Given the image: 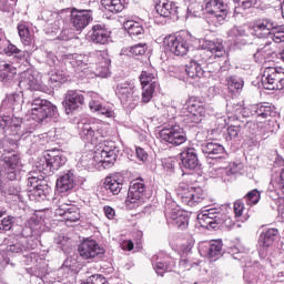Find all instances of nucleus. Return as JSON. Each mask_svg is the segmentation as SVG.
<instances>
[{"label": "nucleus", "instance_id": "obj_1", "mask_svg": "<svg viewBox=\"0 0 284 284\" xmlns=\"http://www.w3.org/2000/svg\"><path fill=\"white\" fill-rule=\"evenodd\" d=\"M65 163H68V158L59 150L48 151L44 156L37 161L36 165L39 171H31L28 174V196L31 201H36L37 203L45 201L50 193V186H48V182H45L41 172L50 176L58 170H61Z\"/></svg>", "mask_w": 284, "mask_h": 284}, {"label": "nucleus", "instance_id": "obj_2", "mask_svg": "<svg viewBox=\"0 0 284 284\" xmlns=\"http://www.w3.org/2000/svg\"><path fill=\"white\" fill-rule=\"evenodd\" d=\"M78 130L82 141L91 143L92 145H98L99 149L97 152V159L99 163H102L104 168H112L119 159V146L114 141H102L99 142V139H105L108 136V129L105 123L94 120H88L85 122H80L78 124Z\"/></svg>", "mask_w": 284, "mask_h": 284}, {"label": "nucleus", "instance_id": "obj_3", "mask_svg": "<svg viewBox=\"0 0 284 284\" xmlns=\"http://www.w3.org/2000/svg\"><path fill=\"white\" fill-rule=\"evenodd\" d=\"M197 220L201 224L204 223V225L213 230H216V227H227L230 230L234 225L232 217L227 216L220 207L204 210L202 213L197 214Z\"/></svg>", "mask_w": 284, "mask_h": 284}, {"label": "nucleus", "instance_id": "obj_4", "mask_svg": "<svg viewBox=\"0 0 284 284\" xmlns=\"http://www.w3.org/2000/svg\"><path fill=\"white\" fill-rule=\"evenodd\" d=\"M204 19L209 26H223L227 19V4L223 0H205Z\"/></svg>", "mask_w": 284, "mask_h": 284}, {"label": "nucleus", "instance_id": "obj_5", "mask_svg": "<svg viewBox=\"0 0 284 284\" xmlns=\"http://www.w3.org/2000/svg\"><path fill=\"white\" fill-rule=\"evenodd\" d=\"M30 114L33 121L42 123L45 119L57 116V106L50 101L41 98H34L31 102Z\"/></svg>", "mask_w": 284, "mask_h": 284}, {"label": "nucleus", "instance_id": "obj_6", "mask_svg": "<svg viewBox=\"0 0 284 284\" xmlns=\"http://www.w3.org/2000/svg\"><path fill=\"white\" fill-rule=\"evenodd\" d=\"M262 85L264 90H283L284 72L274 67L265 68L262 74Z\"/></svg>", "mask_w": 284, "mask_h": 284}, {"label": "nucleus", "instance_id": "obj_7", "mask_svg": "<svg viewBox=\"0 0 284 284\" xmlns=\"http://www.w3.org/2000/svg\"><path fill=\"white\" fill-rule=\"evenodd\" d=\"M162 143H169L170 145H183L187 141L185 131L180 125H173L164 128L159 133Z\"/></svg>", "mask_w": 284, "mask_h": 284}, {"label": "nucleus", "instance_id": "obj_8", "mask_svg": "<svg viewBox=\"0 0 284 284\" xmlns=\"http://www.w3.org/2000/svg\"><path fill=\"white\" fill-rule=\"evenodd\" d=\"M182 113L190 123H201L205 116V106L196 99H190L182 109Z\"/></svg>", "mask_w": 284, "mask_h": 284}, {"label": "nucleus", "instance_id": "obj_9", "mask_svg": "<svg viewBox=\"0 0 284 284\" xmlns=\"http://www.w3.org/2000/svg\"><path fill=\"white\" fill-rule=\"evenodd\" d=\"M78 252L81 258L90 261L92 258H101L105 254V248L100 247L97 241L87 239L79 245Z\"/></svg>", "mask_w": 284, "mask_h": 284}, {"label": "nucleus", "instance_id": "obj_10", "mask_svg": "<svg viewBox=\"0 0 284 284\" xmlns=\"http://www.w3.org/2000/svg\"><path fill=\"white\" fill-rule=\"evenodd\" d=\"M164 43L168 50H170L172 54H175V57H185L190 51L187 40L181 36H169L165 38Z\"/></svg>", "mask_w": 284, "mask_h": 284}, {"label": "nucleus", "instance_id": "obj_11", "mask_svg": "<svg viewBox=\"0 0 284 284\" xmlns=\"http://www.w3.org/2000/svg\"><path fill=\"white\" fill-rule=\"evenodd\" d=\"M115 94L122 105H130L133 101L139 100V93L134 90V84L130 82H121L115 88Z\"/></svg>", "mask_w": 284, "mask_h": 284}, {"label": "nucleus", "instance_id": "obj_12", "mask_svg": "<svg viewBox=\"0 0 284 284\" xmlns=\"http://www.w3.org/2000/svg\"><path fill=\"white\" fill-rule=\"evenodd\" d=\"M4 168L0 170L2 176H7L9 181L17 179V170L21 168V158L17 153H11L3 158Z\"/></svg>", "mask_w": 284, "mask_h": 284}, {"label": "nucleus", "instance_id": "obj_13", "mask_svg": "<svg viewBox=\"0 0 284 284\" xmlns=\"http://www.w3.org/2000/svg\"><path fill=\"white\" fill-rule=\"evenodd\" d=\"M85 103V97L81 93V91L69 90L65 93L62 105L67 112V114H72L74 110H79Z\"/></svg>", "mask_w": 284, "mask_h": 284}, {"label": "nucleus", "instance_id": "obj_14", "mask_svg": "<svg viewBox=\"0 0 284 284\" xmlns=\"http://www.w3.org/2000/svg\"><path fill=\"white\" fill-rule=\"evenodd\" d=\"M180 199L184 205H189V207H196L199 203H203V199H205V194L203 193V189L187 186L181 194Z\"/></svg>", "mask_w": 284, "mask_h": 284}, {"label": "nucleus", "instance_id": "obj_15", "mask_svg": "<svg viewBox=\"0 0 284 284\" xmlns=\"http://www.w3.org/2000/svg\"><path fill=\"white\" fill-rule=\"evenodd\" d=\"M90 21H92V16L89 11L77 9L71 10L70 23L73 30H77L78 32L85 30V28L90 26Z\"/></svg>", "mask_w": 284, "mask_h": 284}, {"label": "nucleus", "instance_id": "obj_16", "mask_svg": "<svg viewBox=\"0 0 284 284\" xmlns=\"http://www.w3.org/2000/svg\"><path fill=\"white\" fill-rule=\"evenodd\" d=\"M180 159L182 168L190 172H194L200 165L199 153L196 152V149L192 146H185L180 153Z\"/></svg>", "mask_w": 284, "mask_h": 284}, {"label": "nucleus", "instance_id": "obj_17", "mask_svg": "<svg viewBox=\"0 0 284 284\" xmlns=\"http://www.w3.org/2000/svg\"><path fill=\"white\" fill-rule=\"evenodd\" d=\"M145 183L143 182V179H136L131 182V185L129 187L128 197H126V205H130V203H136L138 201H141L143 196H145Z\"/></svg>", "mask_w": 284, "mask_h": 284}, {"label": "nucleus", "instance_id": "obj_18", "mask_svg": "<svg viewBox=\"0 0 284 284\" xmlns=\"http://www.w3.org/2000/svg\"><path fill=\"white\" fill-rule=\"evenodd\" d=\"M95 59H98L97 74L102 79L110 77V65L112 60H110V55L108 51H97L94 53Z\"/></svg>", "mask_w": 284, "mask_h": 284}, {"label": "nucleus", "instance_id": "obj_19", "mask_svg": "<svg viewBox=\"0 0 284 284\" xmlns=\"http://www.w3.org/2000/svg\"><path fill=\"white\" fill-rule=\"evenodd\" d=\"M14 77H17V68L9 63L0 65V81L4 88H14V85H17Z\"/></svg>", "mask_w": 284, "mask_h": 284}, {"label": "nucleus", "instance_id": "obj_20", "mask_svg": "<svg viewBox=\"0 0 284 284\" xmlns=\"http://www.w3.org/2000/svg\"><path fill=\"white\" fill-rule=\"evenodd\" d=\"M201 150L209 159H223L225 156V146L214 141L204 142Z\"/></svg>", "mask_w": 284, "mask_h": 284}, {"label": "nucleus", "instance_id": "obj_21", "mask_svg": "<svg viewBox=\"0 0 284 284\" xmlns=\"http://www.w3.org/2000/svg\"><path fill=\"white\" fill-rule=\"evenodd\" d=\"M172 258L163 253H159L153 255L152 265L153 270H155L158 276H163L165 272H170V263Z\"/></svg>", "mask_w": 284, "mask_h": 284}, {"label": "nucleus", "instance_id": "obj_22", "mask_svg": "<svg viewBox=\"0 0 284 284\" xmlns=\"http://www.w3.org/2000/svg\"><path fill=\"white\" fill-rule=\"evenodd\" d=\"M258 136L262 141H267L270 136H274L278 132V122L276 120H268L265 122L257 123Z\"/></svg>", "mask_w": 284, "mask_h": 284}, {"label": "nucleus", "instance_id": "obj_23", "mask_svg": "<svg viewBox=\"0 0 284 284\" xmlns=\"http://www.w3.org/2000/svg\"><path fill=\"white\" fill-rule=\"evenodd\" d=\"M276 236H278L277 229H267L261 233L258 237V247L262 254L263 252H265V250H267V247H272L274 245V242L276 241Z\"/></svg>", "mask_w": 284, "mask_h": 284}, {"label": "nucleus", "instance_id": "obj_24", "mask_svg": "<svg viewBox=\"0 0 284 284\" xmlns=\"http://www.w3.org/2000/svg\"><path fill=\"white\" fill-rule=\"evenodd\" d=\"M19 87L21 90H43L39 80H37L30 71H24L20 74Z\"/></svg>", "mask_w": 284, "mask_h": 284}, {"label": "nucleus", "instance_id": "obj_25", "mask_svg": "<svg viewBox=\"0 0 284 284\" xmlns=\"http://www.w3.org/2000/svg\"><path fill=\"white\" fill-rule=\"evenodd\" d=\"M89 37L93 43L105 45V43L110 41V31L101 27V24H95L92 27L91 31L89 32Z\"/></svg>", "mask_w": 284, "mask_h": 284}, {"label": "nucleus", "instance_id": "obj_26", "mask_svg": "<svg viewBox=\"0 0 284 284\" xmlns=\"http://www.w3.org/2000/svg\"><path fill=\"white\" fill-rule=\"evenodd\" d=\"M23 105V93L14 92L7 94L6 99L2 101L1 110H21Z\"/></svg>", "mask_w": 284, "mask_h": 284}, {"label": "nucleus", "instance_id": "obj_27", "mask_svg": "<svg viewBox=\"0 0 284 284\" xmlns=\"http://www.w3.org/2000/svg\"><path fill=\"white\" fill-rule=\"evenodd\" d=\"M74 185H77V178L72 171H68L57 180L59 192H70L71 190H74Z\"/></svg>", "mask_w": 284, "mask_h": 284}, {"label": "nucleus", "instance_id": "obj_28", "mask_svg": "<svg viewBox=\"0 0 284 284\" xmlns=\"http://www.w3.org/2000/svg\"><path fill=\"white\" fill-rule=\"evenodd\" d=\"M165 216L173 221L174 225L180 227L181 230H185L190 223V217L187 214H184L181 210H170L165 209Z\"/></svg>", "mask_w": 284, "mask_h": 284}, {"label": "nucleus", "instance_id": "obj_29", "mask_svg": "<svg viewBox=\"0 0 284 284\" xmlns=\"http://www.w3.org/2000/svg\"><path fill=\"white\" fill-rule=\"evenodd\" d=\"M200 252L203 253V256H207V258H217L223 252V242L213 240L204 246H201Z\"/></svg>", "mask_w": 284, "mask_h": 284}, {"label": "nucleus", "instance_id": "obj_30", "mask_svg": "<svg viewBox=\"0 0 284 284\" xmlns=\"http://www.w3.org/2000/svg\"><path fill=\"white\" fill-rule=\"evenodd\" d=\"M229 37L240 45H247V38L250 37V32L245 27L235 26L229 31Z\"/></svg>", "mask_w": 284, "mask_h": 284}, {"label": "nucleus", "instance_id": "obj_31", "mask_svg": "<svg viewBox=\"0 0 284 284\" xmlns=\"http://www.w3.org/2000/svg\"><path fill=\"white\" fill-rule=\"evenodd\" d=\"M155 10L160 17H172L176 14L179 7L170 0H160L155 6Z\"/></svg>", "mask_w": 284, "mask_h": 284}, {"label": "nucleus", "instance_id": "obj_32", "mask_svg": "<svg viewBox=\"0 0 284 284\" xmlns=\"http://www.w3.org/2000/svg\"><path fill=\"white\" fill-rule=\"evenodd\" d=\"M202 49L206 50V52H211V54L215 58H221L225 54V48L223 47V43L212 40H204L202 43Z\"/></svg>", "mask_w": 284, "mask_h": 284}, {"label": "nucleus", "instance_id": "obj_33", "mask_svg": "<svg viewBox=\"0 0 284 284\" xmlns=\"http://www.w3.org/2000/svg\"><path fill=\"white\" fill-rule=\"evenodd\" d=\"M18 34L23 43V45H31L32 40L34 39V32L30 30V27L26 22L18 23Z\"/></svg>", "mask_w": 284, "mask_h": 284}, {"label": "nucleus", "instance_id": "obj_34", "mask_svg": "<svg viewBox=\"0 0 284 284\" xmlns=\"http://www.w3.org/2000/svg\"><path fill=\"white\" fill-rule=\"evenodd\" d=\"M55 214H58L59 216H63L65 221H70V223H77V221L81 219L79 210L74 206H70L67 209H57Z\"/></svg>", "mask_w": 284, "mask_h": 284}, {"label": "nucleus", "instance_id": "obj_35", "mask_svg": "<svg viewBox=\"0 0 284 284\" xmlns=\"http://www.w3.org/2000/svg\"><path fill=\"white\" fill-rule=\"evenodd\" d=\"M186 74L190 79H203L205 77V70L195 60H192L186 64Z\"/></svg>", "mask_w": 284, "mask_h": 284}, {"label": "nucleus", "instance_id": "obj_36", "mask_svg": "<svg viewBox=\"0 0 284 284\" xmlns=\"http://www.w3.org/2000/svg\"><path fill=\"white\" fill-rule=\"evenodd\" d=\"M101 3L105 10L115 14L125 8V0H101Z\"/></svg>", "mask_w": 284, "mask_h": 284}, {"label": "nucleus", "instance_id": "obj_37", "mask_svg": "<svg viewBox=\"0 0 284 284\" xmlns=\"http://www.w3.org/2000/svg\"><path fill=\"white\" fill-rule=\"evenodd\" d=\"M124 29L128 31V34H130L132 39H134V37H143L144 30L140 22L128 20L124 22Z\"/></svg>", "mask_w": 284, "mask_h": 284}, {"label": "nucleus", "instance_id": "obj_38", "mask_svg": "<svg viewBox=\"0 0 284 284\" xmlns=\"http://www.w3.org/2000/svg\"><path fill=\"white\" fill-rule=\"evenodd\" d=\"M104 187L111 192V194L116 195L121 192V190H123V180H119L116 178H106L104 181Z\"/></svg>", "mask_w": 284, "mask_h": 284}, {"label": "nucleus", "instance_id": "obj_39", "mask_svg": "<svg viewBox=\"0 0 284 284\" xmlns=\"http://www.w3.org/2000/svg\"><path fill=\"white\" fill-rule=\"evenodd\" d=\"M124 54L128 57H143L145 52H148V44L146 43H138L132 47L124 48L122 50Z\"/></svg>", "mask_w": 284, "mask_h": 284}, {"label": "nucleus", "instance_id": "obj_40", "mask_svg": "<svg viewBox=\"0 0 284 284\" xmlns=\"http://www.w3.org/2000/svg\"><path fill=\"white\" fill-rule=\"evenodd\" d=\"M252 110L258 119H267V116H272V114H274V111L268 103L255 104L253 105Z\"/></svg>", "mask_w": 284, "mask_h": 284}, {"label": "nucleus", "instance_id": "obj_41", "mask_svg": "<svg viewBox=\"0 0 284 284\" xmlns=\"http://www.w3.org/2000/svg\"><path fill=\"white\" fill-rule=\"evenodd\" d=\"M225 81L229 90H243L245 85V81L239 75H226Z\"/></svg>", "mask_w": 284, "mask_h": 284}, {"label": "nucleus", "instance_id": "obj_42", "mask_svg": "<svg viewBox=\"0 0 284 284\" xmlns=\"http://www.w3.org/2000/svg\"><path fill=\"white\" fill-rule=\"evenodd\" d=\"M277 26H278V23H276V21H274L272 19H267V18L258 20L255 23L256 30H260L262 32H265V30L267 32H272Z\"/></svg>", "mask_w": 284, "mask_h": 284}, {"label": "nucleus", "instance_id": "obj_43", "mask_svg": "<svg viewBox=\"0 0 284 284\" xmlns=\"http://www.w3.org/2000/svg\"><path fill=\"white\" fill-rule=\"evenodd\" d=\"M258 3V0H236L234 14H243V10H250Z\"/></svg>", "mask_w": 284, "mask_h": 284}, {"label": "nucleus", "instance_id": "obj_44", "mask_svg": "<svg viewBox=\"0 0 284 284\" xmlns=\"http://www.w3.org/2000/svg\"><path fill=\"white\" fill-rule=\"evenodd\" d=\"M6 54L9 57H16V59H26L30 54L28 51H21L17 45L14 44H9L7 48H4Z\"/></svg>", "mask_w": 284, "mask_h": 284}, {"label": "nucleus", "instance_id": "obj_45", "mask_svg": "<svg viewBox=\"0 0 284 284\" xmlns=\"http://www.w3.org/2000/svg\"><path fill=\"white\" fill-rule=\"evenodd\" d=\"M156 85H159L156 82H152L149 87H142V103H150L152 101Z\"/></svg>", "mask_w": 284, "mask_h": 284}, {"label": "nucleus", "instance_id": "obj_46", "mask_svg": "<svg viewBox=\"0 0 284 284\" xmlns=\"http://www.w3.org/2000/svg\"><path fill=\"white\" fill-rule=\"evenodd\" d=\"M267 34L274 43H284V26H275V28Z\"/></svg>", "mask_w": 284, "mask_h": 284}, {"label": "nucleus", "instance_id": "obj_47", "mask_svg": "<svg viewBox=\"0 0 284 284\" xmlns=\"http://www.w3.org/2000/svg\"><path fill=\"white\" fill-rule=\"evenodd\" d=\"M140 82L142 87H150L151 83H156V73L146 70L140 74Z\"/></svg>", "mask_w": 284, "mask_h": 284}, {"label": "nucleus", "instance_id": "obj_48", "mask_svg": "<svg viewBox=\"0 0 284 284\" xmlns=\"http://www.w3.org/2000/svg\"><path fill=\"white\" fill-rule=\"evenodd\" d=\"M272 54V42L267 41L264 45H261L257 49V52L254 54L255 59H267Z\"/></svg>", "mask_w": 284, "mask_h": 284}, {"label": "nucleus", "instance_id": "obj_49", "mask_svg": "<svg viewBox=\"0 0 284 284\" xmlns=\"http://www.w3.org/2000/svg\"><path fill=\"white\" fill-rule=\"evenodd\" d=\"M187 10H189V12L194 13L195 17H201V14H203V17H205V7H203L199 2H192L189 6Z\"/></svg>", "mask_w": 284, "mask_h": 284}, {"label": "nucleus", "instance_id": "obj_50", "mask_svg": "<svg viewBox=\"0 0 284 284\" xmlns=\"http://www.w3.org/2000/svg\"><path fill=\"white\" fill-rule=\"evenodd\" d=\"M82 284H110V283H108V280H105L103 275L94 274L89 276L87 281L83 282Z\"/></svg>", "mask_w": 284, "mask_h": 284}, {"label": "nucleus", "instance_id": "obj_51", "mask_svg": "<svg viewBox=\"0 0 284 284\" xmlns=\"http://www.w3.org/2000/svg\"><path fill=\"white\" fill-rule=\"evenodd\" d=\"M245 200L247 201L248 205H256V203L261 201V193L258 190H252L246 194Z\"/></svg>", "mask_w": 284, "mask_h": 284}, {"label": "nucleus", "instance_id": "obj_52", "mask_svg": "<svg viewBox=\"0 0 284 284\" xmlns=\"http://www.w3.org/2000/svg\"><path fill=\"white\" fill-rule=\"evenodd\" d=\"M0 230H2V232H9V230H12V217L11 216L1 219V213H0Z\"/></svg>", "mask_w": 284, "mask_h": 284}, {"label": "nucleus", "instance_id": "obj_53", "mask_svg": "<svg viewBox=\"0 0 284 284\" xmlns=\"http://www.w3.org/2000/svg\"><path fill=\"white\" fill-rule=\"evenodd\" d=\"M55 39L58 41H70L72 33H70V29H62Z\"/></svg>", "mask_w": 284, "mask_h": 284}, {"label": "nucleus", "instance_id": "obj_54", "mask_svg": "<svg viewBox=\"0 0 284 284\" xmlns=\"http://www.w3.org/2000/svg\"><path fill=\"white\" fill-rule=\"evenodd\" d=\"M227 134L230 139H236L241 134V125H230L227 128Z\"/></svg>", "mask_w": 284, "mask_h": 284}, {"label": "nucleus", "instance_id": "obj_55", "mask_svg": "<svg viewBox=\"0 0 284 284\" xmlns=\"http://www.w3.org/2000/svg\"><path fill=\"white\" fill-rule=\"evenodd\" d=\"M12 125V118L10 115L0 116V130H6Z\"/></svg>", "mask_w": 284, "mask_h": 284}, {"label": "nucleus", "instance_id": "obj_56", "mask_svg": "<svg viewBox=\"0 0 284 284\" xmlns=\"http://www.w3.org/2000/svg\"><path fill=\"white\" fill-rule=\"evenodd\" d=\"M235 216H243V210H245V206L241 200L235 201L234 206H233Z\"/></svg>", "mask_w": 284, "mask_h": 284}, {"label": "nucleus", "instance_id": "obj_57", "mask_svg": "<svg viewBox=\"0 0 284 284\" xmlns=\"http://www.w3.org/2000/svg\"><path fill=\"white\" fill-rule=\"evenodd\" d=\"M99 114H102L103 116H106L108 119H112L114 116V110L109 106H100V111H98Z\"/></svg>", "mask_w": 284, "mask_h": 284}, {"label": "nucleus", "instance_id": "obj_58", "mask_svg": "<svg viewBox=\"0 0 284 284\" xmlns=\"http://www.w3.org/2000/svg\"><path fill=\"white\" fill-rule=\"evenodd\" d=\"M135 154L139 161H141L142 163H145V161H148V152H145L143 148H136Z\"/></svg>", "mask_w": 284, "mask_h": 284}, {"label": "nucleus", "instance_id": "obj_59", "mask_svg": "<svg viewBox=\"0 0 284 284\" xmlns=\"http://www.w3.org/2000/svg\"><path fill=\"white\" fill-rule=\"evenodd\" d=\"M23 251V246L21 244H11L7 246V252H11L12 254H19V252Z\"/></svg>", "mask_w": 284, "mask_h": 284}, {"label": "nucleus", "instance_id": "obj_60", "mask_svg": "<svg viewBox=\"0 0 284 284\" xmlns=\"http://www.w3.org/2000/svg\"><path fill=\"white\" fill-rule=\"evenodd\" d=\"M176 166V161L173 160H166L163 162V168L166 170V172H174V168Z\"/></svg>", "mask_w": 284, "mask_h": 284}, {"label": "nucleus", "instance_id": "obj_61", "mask_svg": "<svg viewBox=\"0 0 284 284\" xmlns=\"http://www.w3.org/2000/svg\"><path fill=\"white\" fill-rule=\"evenodd\" d=\"M12 2L8 0H0V10H2V12H7L10 10V8H12Z\"/></svg>", "mask_w": 284, "mask_h": 284}, {"label": "nucleus", "instance_id": "obj_62", "mask_svg": "<svg viewBox=\"0 0 284 284\" xmlns=\"http://www.w3.org/2000/svg\"><path fill=\"white\" fill-rule=\"evenodd\" d=\"M103 210L106 219H110V220L114 219L115 212H114V209H112V206H104Z\"/></svg>", "mask_w": 284, "mask_h": 284}, {"label": "nucleus", "instance_id": "obj_63", "mask_svg": "<svg viewBox=\"0 0 284 284\" xmlns=\"http://www.w3.org/2000/svg\"><path fill=\"white\" fill-rule=\"evenodd\" d=\"M101 103L92 100L90 103H89V108L90 110H93V112H99L101 110Z\"/></svg>", "mask_w": 284, "mask_h": 284}, {"label": "nucleus", "instance_id": "obj_64", "mask_svg": "<svg viewBox=\"0 0 284 284\" xmlns=\"http://www.w3.org/2000/svg\"><path fill=\"white\" fill-rule=\"evenodd\" d=\"M180 267H183V270H190L192 267V263H190V260H181Z\"/></svg>", "mask_w": 284, "mask_h": 284}]
</instances>
